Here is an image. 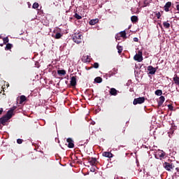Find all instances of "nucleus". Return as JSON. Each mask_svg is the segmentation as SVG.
Wrapping results in <instances>:
<instances>
[{"instance_id":"1","label":"nucleus","mask_w":179,"mask_h":179,"mask_svg":"<svg viewBox=\"0 0 179 179\" xmlns=\"http://www.w3.org/2000/svg\"><path fill=\"white\" fill-rule=\"evenodd\" d=\"M10 118H12L10 112H7L4 116L0 118V124H1V125H5V124H6V122L10 120Z\"/></svg>"},{"instance_id":"2","label":"nucleus","mask_w":179,"mask_h":179,"mask_svg":"<svg viewBox=\"0 0 179 179\" xmlns=\"http://www.w3.org/2000/svg\"><path fill=\"white\" fill-rule=\"evenodd\" d=\"M82 37H83L82 34H73V41L76 43V44H80L82 43Z\"/></svg>"},{"instance_id":"3","label":"nucleus","mask_w":179,"mask_h":179,"mask_svg":"<svg viewBox=\"0 0 179 179\" xmlns=\"http://www.w3.org/2000/svg\"><path fill=\"white\" fill-rule=\"evenodd\" d=\"M134 61H137L138 62H142L143 61V57L142 56V52L138 51V54H136L134 57Z\"/></svg>"},{"instance_id":"4","label":"nucleus","mask_w":179,"mask_h":179,"mask_svg":"<svg viewBox=\"0 0 179 179\" xmlns=\"http://www.w3.org/2000/svg\"><path fill=\"white\" fill-rule=\"evenodd\" d=\"M143 103H145V97H138L134 99L133 104L134 106H136V104H143Z\"/></svg>"},{"instance_id":"5","label":"nucleus","mask_w":179,"mask_h":179,"mask_svg":"<svg viewBox=\"0 0 179 179\" xmlns=\"http://www.w3.org/2000/svg\"><path fill=\"white\" fill-rule=\"evenodd\" d=\"M164 167L166 170H167V171H171L172 170H174L173 164H170L169 162H164Z\"/></svg>"},{"instance_id":"6","label":"nucleus","mask_w":179,"mask_h":179,"mask_svg":"<svg viewBox=\"0 0 179 179\" xmlns=\"http://www.w3.org/2000/svg\"><path fill=\"white\" fill-rule=\"evenodd\" d=\"M147 69L149 72L148 75H155V73H156V71H157V69L153 67V66H148Z\"/></svg>"},{"instance_id":"7","label":"nucleus","mask_w":179,"mask_h":179,"mask_svg":"<svg viewBox=\"0 0 179 179\" xmlns=\"http://www.w3.org/2000/svg\"><path fill=\"white\" fill-rule=\"evenodd\" d=\"M66 142L69 143L68 148H69L70 149H73V148H75V144L73 143V140H72V138H67Z\"/></svg>"},{"instance_id":"8","label":"nucleus","mask_w":179,"mask_h":179,"mask_svg":"<svg viewBox=\"0 0 179 179\" xmlns=\"http://www.w3.org/2000/svg\"><path fill=\"white\" fill-rule=\"evenodd\" d=\"M87 161L89 162L90 164H91V166H94L97 164V159L94 157H88Z\"/></svg>"},{"instance_id":"9","label":"nucleus","mask_w":179,"mask_h":179,"mask_svg":"<svg viewBox=\"0 0 179 179\" xmlns=\"http://www.w3.org/2000/svg\"><path fill=\"white\" fill-rule=\"evenodd\" d=\"M102 156L104 157H108V159H111V157H113L114 155L110 152H103L102 153Z\"/></svg>"},{"instance_id":"10","label":"nucleus","mask_w":179,"mask_h":179,"mask_svg":"<svg viewBox=\"0 0 179 179\" xmlns=\"http://www.w3.org/2000/svg\"><path fill=\"white\" fill-rule=\"evenodd\" d=\"M164 8L165 12H169L170 8H171V2L168 1L167 3H166Z\"/></svg>"},{"instance_id":"11","label":"nucleus","mask_w":179,"mask_h":179,"mask_svg":"<svg viewBox=\"0 0 179 179\" xmlns=\"http://www.w3.org/2000/svg\"><path fill=\"white\" fill-rule=\"evenodd\" d=\"M165 100L166 99L164 98V96H161L159 97V100L158 101V108L159 107H162V106H163V103H164Z\"/></svg>"},{"instance_id":"12","label":"nucleus","mask_w":179,"mask_h":179,"mask_svg":"<svg viewBox=\"0 0 179 179\" xmlns=\"http://www.w3.org/2000/svg\"><path fill=\"white\" fill-rule=\"evenodd\" d=\"M70 85L71 86H73V87H75V86H76V76L71 77Z\"/></svg>"},{"instance_id":"13","label":"nucleus","mask_w":179,"mask_h":179,"mask_svg":"<svg viewBox=\"0 0 179 179\" xmlns=\"http://www.w3.org/2000/svg\"><path fill=\"white\" fill-rule=\"evenodd\" d=\"M109 93L110 96H117V94H118V91L116 90L115 88H110Z\"/></svg>"},{"instance_id":"14","label":"nucleus","mask_w":179,"mask_h":179,"mask_svg":"<svg viewBox=\"0 0 179 179\" xmlns=\"http://www.w3.org/2000/svg\"><path fill=\"white\" fill-rule=\"evenodd\" d=\"M97 23H99L98 18L92 19L89 22V24H90V26H94V24H96Z\"/></svg>"},{"instance_id":"15","label":"nucleus","mask_w":179,"mask_h":179,"mask_svg":"<svg viewBox=\"0 0 179 179\" xmlns=\"http://www.w3.org/2000/svg\"><path fill=\"white\" fill-rule=\"evenodd\" d=\"M173 82H174L175 85H177L179 87V77H178V76H177V74L174 75Z\"/></svg>"},{"instance_id":"16","label":"nucleus","mask_w":179,"mask_h":179,"mask_svg":"<svg viewBox=\"0 0 179 179\" xmlns=\"http://www.w3.org/2000/svg\"><path fill=\"white\" fill-rule=\"evenodd\" d=\"M131 20L132 23H138V16H136V15L131 16Z\"/></svg>"},{"instance_id":"17","label":"nucleus","mask_w":179,"mask_h":179,"mask_svg":"<svg viewBox=\"0 0 179 179\" xmlns=\"http://www.w3.org/2000/svg\"><path fill=\"white\" fill-rule=\"evenodd\" d=\"M57 73L60 76L66 75V71L65 70H57Z\"/></svg>"},{"instance_id":"18","label":"nucleus","mask_w":179,"mask_h":179,"mask_svg":"<svg viewBox=\"0 0 179 179\" xmlns=\"http://www.w3.org/2000/svg\"><path fill=\"white\" fill-rule=\"evenodd\" d=\"M20 104H22L24 101H26V100H27V99L26 98V96L24 95H22L20 97Z\"/></svg>"},{"instance_id":"19","label":"nucleus","mask_w":179,"mask_h":179,"mask_svg":"<svg viewBox=\"0 0 179 179\" xmlns=\"http://www.w3.org/2000/svg\"><path fill=\"white\" fill-rule=\"evenodd\" d=\"M17 108V106H13L7 113H10L11 117L13 115V111H15V109Z\"/></svg>"},{"instance_id":"20","label":"nucleus","mask_w":179,"mask_h":179,"mask_svg":"<svg viewBox=\"0 0 179 179\" xmlns=\"http://www.w3.org/2000/svg\"><path fill=\"white\" fill-rule=\"evenodd\" d=\"M94 82H96V83H101L103 82V78H101V77H96L94 79Z\"/></svg>"},{"instance_id":"21","label":"nucleus","mask_w":179,"mask_h":179,"mask_svg":"<svg viewBox=\"0 0 179 179\" xmlns=\"http://www.w3.org/2000/svg\"><path fill=\"white\" fill-rule=\"evenodd\" d=\"M120 37H122V38H127V32L125 31H122L120 33Z\"/></svg>"},{"instance_id":"22","label":"nucleus","mask_w":179,"mask_h":179,"mask_svg":"<svg viewBox=\"0 0 179 179\" xmlns=\"http://www.w3.org/2000/svg\"><path fill=\"white\" fill-rule=\"evenodd\" d=\"M163 26L165 29H170V23H169V22H164Z\"/></svg>"},{"instance_id":"23","label":"nucleus","mask_w":179,"mask_h":179,"mask_svg":"<svg viewBox=\"0 0 179 179\" xmlns=\"http://www.w3.org/2000/svg\"><path fill=\"white\" fill-rule=\"evenodd\" d=\"M12 47H13V45H12L11 43H8L5 48V50L6 51L11 50Z\"/></svg>"},{"instance_id":"24","label":"nucleus","mask_w":179,"mask_h":179,"mask_svg":"<svg viewBox=\"0 0 179 179\" xmlns=\"http://www.w3.org/2000/svg\"><path fill=\"white\" fill-rule=\"evenodd\" d=\"M61 37H62V34L59 32H57L55 36V38H56V40H59V38H61Z\"/></svg>"},{"instance_id":"25","label":"nucleus","mask_w":179,"mask_h":179,"mask_svg":"<svg viewBox=\"0 0 179 179\" xmlns=\"http://www.w3.org/2000/svg\"><path fill=\"white\" fill-rule=\"evenodd\" d=\"M117 50L118 54H121L122 52V46L120 45L119 44L117 45Z\"/></svg>"},{"instance_id":"26","label":"nucleus","mask_w":179,"mask_h":179,"mask_svg":"<svg viewBox=\"0 0 179 179\" xmlns=\"http://www.w3.org/2000/svg\"><path fill=\"white\" fill-rule=\"evenodd\" d=\"M155 94L156 96H162V94H163V91H162V90H157L155 91Z\"/></svg>"},{"instance_id":"27","label":"nucleus","mask_w":179,"mask_h":179,"mask_svg":"<svg viewBox=\"0 0 179 179\" xmlns=\"http://www.w3.org/2000/svg\"><path fill=\"white\" fill-rule=\"evenodd\" d=\"M83 58H85V62H90L91 57L90 55L84 56Z\"/></svg>"},{"instance_id":"28","label":"nucleus","mask_w":179,"mask_h":179,"mask_svg":"<svg viewBox=\"0 0 179 179\" xmlns=\"http://www.w3.org/2000/svg\"><path fill=\"white\" fill-rule=\"evenodd\" d=\"M6 43H9V38L8 37L3 38V45L6 44Z\"/></svg>"},{"instance_id":"29","label":"nucleus","mask_w":179,"mask_h":179,"mask_svg":"<svg viewBox=\"0 0 179 179\" xmlns=\"http://www.w3.org/2000/svg\"><path fill=\"white\" fill-rule=\"evenodd\" d=\"M74 17L76 18V19H77L78 20H80V19H82V16H80V15H79L78 13H75V15H74Z\"/></svg>"},{"instance_id":"30","label":"nucleus","mask_w":179,"mask_h":179,"mask_svg":"<svg viewBox=\"0 0 179 179\" xmlns=\"http://www.w3.org/2000/svg\"><path fill=\"white\" fill-rule=\"evenodd\" d=\"M38 6H39L38 3L35 2V3L33 4L32 8H33L34 9H37V8H38Z\"/></svg>"},{"instance_id":"31","label":"nucleus","mask_w":179,"mask_h":179,"mask_svg":"<svg viewBox=\"0 0 179 179\" xmlns=\"http://www.w3.org/2000/svg\"><path fill=\"white\" fill-rule=\"evenodd\" d=\"M99 66H100L99 63H97V62L94 63L93 67L95 68V69H99Z\"/></svg>"},{"instance_id":"32","label":"nucleus","mask_w":179,"mask_h":179,"mask_svg":"<svg viewBox=\"0 0 179 179\" xmlns=\"http://www.w3.org/2000/svg\"><path fill=\"white\" fill-rule=\"evenodd\" d=\"M144 6H143V8H145V7H146V6H148V5H149V1H148V0H145V1H144Z\"/></svg>"},{"instance_id":"33","label":"nucleus","mask_w":179,"mask_h":179,"mask_svg":"<svg viewBox=\"0 0 179 179\" xmlns=\"http://www.w3.org/2000/svg\"><path fill=\"white\" fill-rule=\"evenodd\" d=\"M17 143H18V145H22V143H23V140L20 139V138H18L17 140Z\"/></svg>"},{"instance_id":"34","label":"nucleus","mask_w":179,"mask_h":179,"mask_svg":"<svg viewBox=\"0 0 179 179\" xmlns=\"http://www.w3.org/2000/svg\"><path fill=\"white\" fill-rule=\"evenodd\" d=\"M168 108H169V110H170L171 111H173V110H174V107H173V106H171V104L168 105Z\"/></svg>"},{"instance_id":"35","label":"nucleus","mask_w":179,"mask_h":179,"mask_svg":"<svg viewBox=\"0 0 179 179\" xmlns=\"http://www.w3.org/2000/svg\"><path fill=\"white\" fill-rule=\"evenodd\" d=\"M166 156V152H159V157H164Z\"/></svg>"},{"instance_id":"36","label":"nucleus","mask_w":179,"mask_h":179,"mask_svg":"<svg viewBox=\"0 0 179 179\" xmlns=\"http://www.w3.org/2000/svg\"><path fill=\"white\" fill-rule=\"evenodd\" d=\"M156 16L157 19H160L162 14L160 13V12H158L156 13Z\"/></svg>"},{"instance_id":"37","label":"nucleus","mask_w":179,"mask_h":179,"mask_svg":"<svg viewBox=\"0 0 179 179\" xmlns=\"http://www.w3.org/2000/svg\"><path fill=\"white\" fill-rule=\"evenodd\" d=\"M133 40H134V41L135 42V43H138V41H139V39L138 38H133Z\"/></svg>"},{"instance_id":"38","label":"nucleus","mask_w":179,"mask_h":179,"mask_svg":"<svg viewBox=\"0 0 179 179\" xmlns=\"http://www.w3.org/2000/svg\"><path fill=\"white\" fill-rule=\"evenodd\" d=\"M2 113H3V108H0V115H2Z\"/></svg>"},{"instance_id":"39","label":"nucleus","mask_w":179,"mask_h":179,"mask_svg":"<svg viewBox=\"0 0 179 179\" xmlns=\"http://www.w3.org/2000/svg\"><path fill=\"white\" fill-rule=\"evenodd\" d=\"M176 9H177V10H179V4H178V5L176 6Z\"/></svg>"},{"instance_id":"40","label":"nucleus","mask_w":179,"mask_h":179,"mask_svg":"<svg viewBox=\"0 0 179 179\" xmlns=\"http://www.w3.org/2000/svg\"><path fill=\"white\" fill-rule=\"evenodd\" d=\"M115 38H116V40H120V36H115Z\"/></svg>"},{"instance_id":"41","label":"nucleus","mask_w":179,"mask_h":179,"mask_svg":"<svg viewBox=\"0 0 179 179\" xmlns=\"http://www.w3.org/2000/svg\"><path fill=\"white\" fill-rule=\"evenodd\" d=\"M122 134H125V129H122Z\"/></svg>"},{"instance_id":"42","label":"nucleus","mask_w":179,"mask_h":179,"mask_svg":"<svg viewBox=\"0 0 179 179\" xmlns=\"http://www.w3.org/2000/svg\"><path fill=\"white\" fill-rule=\"evenodd\" d=\"M0 45H1V47H3V43H0Z\"/></svg>"},{"instance_id":"43","label":"nucleus","mask_w":179,"mask_h":179,"mask_svg":"<svg viewBox=\"0 0 179 179\" xmlns=\"http://www.w3.org/2000/svg\"><path fill=\"white\" fill-rule=\"evenodd\" d=\"M93 171H94V169H92Z\"/></svg>"},{"instance_id":"44","label":"nucleus","mask_w":179,"mask_h":179,"mask_svg":"<svg viewBox=\"0 0 179 179\" xmlns=\"http://www.w3.org/2000/svg\"><path fill=\"white\" fill-rule=\"evenodd\" d=\"M93 171H94V169H92Z\"/></svg>"}]
</instances>
